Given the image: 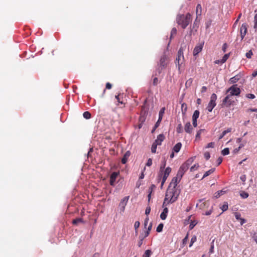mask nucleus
Wrapping results in <instances>:
<instances>
[{
    "label": "nucleus",
    "instance_id": "7c9ffc66",
    "mask_svg": "<svg viewBox=\"0 0 257 257\" xmlns=\"http://www.w3.org/2000/svg\"><path fill=\"white\" fill-rule=\"evenodd\" d=\"M221 154L223 156L227 155L229 154V148H224L222 151Z\"/></svg>",
    "mask_w": 257,
    "mask_h": 257
},
{
    "label": "nucleus",
    "instance_id": "a211bd4d",
    "mask_svg": "<svg viewBox=\"0 0 257 257\" xmlns=\"http://www.w3.org/2000/svg\"><path fill=\"white\" fill-rule=\"evenodd\" d=\"M202 14V7L200 4H198L196 6V14L197 16L196 19H197L198 16L201 15Z\"/></svg>",
    "mask_w": 257,
    "mask_h": 257
},
{
    "label": "nucleus",
    "instance_id": "9b49d317",
    "mask_svg": "<svg viewBox=\"0 0 257 257\" xmlns=\"http://www.w3.org/2000/svg\"><path fill=\"white\" fill-rule=\"evenodd\" d=\"M119 173L116 172H113L110 177V185L112 186H114L115 185V182L117 177L118 176Z\"/></svg>",
    "mask_w": 257,
    "mask_h": 257
},
{
    "label": "nucleus",
    "instance_id": "7ed1b4c3",
    "mask_svg": "<svg viewBox=\"0 0 257 257\" xmlns=\"http://www.w3.org/2000/svg\"><path fill=\"white\" fill-rule=\"evenodd\" d=\"M240 89L237 87V84H234L230 87L226 92V94H229V96H238L240 93Z\"/></svg>",
    "mask_w": 257,
    "mask_h": 257
},
{
    "label": "nucleus",
    "instance_id": "cd10ccee",
    "mask_svg": "<svg viewBox=\"0 0 257 257\" xmlns=\"http://www.w3.org/2000/svg\"><path fill=\"white\" fill-rule=\"evenodd\" d=\"M166 160L165 158H164L163 160L162 161V164L160 166V171H163V170L165 169L166 165Z\"/></svg>",
    "mask_w": 257,
    "mask_h": 257
},
{
    "label": "nucleus",
    "instance_id": "39448f33",
    "mask_svg": "<svg viewBox=\"0 0 257 257\" xmlns=\"http://www.w3.org/2000/svg\"><path fill=\"white\" fill-rule=\"evenodd\" d=\"M184 60V55H183V49L181 47L180 48L177 57L176 59V64L178 66V69H180V66L181 64L183 63Z\"/></svg>",
    "mask_w": 257,
    "mask_h": 257
},
{
    "label": "nucleus",
    "instance_id": "2eb2a0df",
    "mask_svg": "<svg viewBox=\"0 0 257 257\" xmlns=\"http://www.w3.org/2000/svg\"><path fill=\"white\" fill-rule=\"evenodd\" d=\"M165 139V136L163 134H160L158 137L157 139L155 140L154 142L156 144H157L158 145H161L162 142Z\"/></svg>",
    "mask_w": 257,
    "mask_h": 257
},
{
    "label": "nucleus",
    "instance_id": "a878e982",
    "mask_svg": "<svg viewBox=\"0 0 257 257\" xmlns=\"http://www.w3.org/2000/svg\"><path fill=\"white\" fill-rule=\"evenodd\" d=\"M176 132L178 134H181V133H183V127H182V124L181 123H180L179 124H178L177 127L176 128Z\"/></svg>",
    "mask_w": 257,
    "mask_h": 257
},
{
    "label": "nucleus",
    "instance_id": "f03ea898",
    "mask_svg": "<svg viewBox=\"0 0 257 257\" xmlns=\"http://www.w3.org/2000/svg\"><path fill=\"white\" fill-rule=\"evenodd\" d=\"M192 161L193 160H192V159H189L185 163H184L181 166L177 174V176L178 177H179V181L181 180L184 174L188 169Z\"/></svg>",
    "mask_w": 257,
    "mask_h": 257
},
{
    "label": "nucleus",
    "instance_id": "dca6fc26",
    "mask_svg": "<svg viewBox=\"0 0 257 257\" xmlns=\"http://www.w3.org/2000/svg\"><path fill=\"white\" fill-rule=\"evenodd\" d=\"M131 155V152L129 151H127L125 152V153L124 154L122 159H121V163L123 164H125L126 162L127 161L128 158Z\"/></svg>",
    "mask_w": 257,
    "mask_h": 257
},
{
    "label": "nucleus",
    "instance_id": "aec40b11",
    "mask_svg": "<svg viewBox=\"0 0 257 257\" xmlns=\"http://www.w3.org/2000/svg\"><path fill=\"white\" fill-rule=\"evenodd\" d=\"M164 108H162L159 112V118L156 123H158V124L160 125V122L161 121L163 117V114L164 113Z\"/></svg>",
    "mask_w": 257,
    "mask_h": 257
},
{
    "label": "nucleus",
    "instance_id": "58836bf2",
    "mask_svg": "<svg viewBox=\"0 0 257 257\" xmlns=\"http://www.w3.org/2000/svg\"><path fill=\"white\" fill-rule=\"evenodd\" d=\"M229 56V54H225L222 57V59L220 60L221 63H224L227 60Z\"/></svg>",
    "mask_w": 257,
    "mask_h": 257
},
{
    "label": "nucleus",
    "instance_id": "ddd939ff",
    "mask_svg": "<svg viewBox=\"0 0 257 257\" xmlns=\"http://www.w3.org/2000/svg\"><path fill=\"white\" fill-rule=\"evenodd\" d=\"M184 131L186 133L190 134L192 133L193 127L190 122H187L184 126Z\"/></svg>",
    "mask_w": 257,
    "mask_h": 257
},
{
    "label": "nucleus",
    "instance_id": "603ef678",
    "mask_svg": "<svg viewBox=\"0 0 257 257\" xmlns=\"http://www.w3.org/2000/svg\"><path fill=\"white\" fill-rule=\"evenodd\" d=\"M254 19V24L253 28L254 29H256L257 28V13L255 14Z\"/></svg>",
    "mask_w": 257,
    "mask_h": 257
},
{
    "label": "nucleus",
    "instance_id": "0e129e2a",
    "mask_svg": "<svg viewBox=\"0 0 257 257\" xmlns=\"http://www.w3.org/2000/svg\"><path fill=\"white\" fill-rule=\"evenodd\" d=\"M240 37H241V41L244 38L246 33L240 32Z\"/></svg>",
    "mask_w": 257,
    "mask_h": 257
},
{
    "label": "nucleus",
    "instance_id": "c85d7f7f",
    "mask_svg": "<svg viewBox=\"0 0 257 257\" xmlns=\"http://www.w3.org/2000/svg\"><path fill=\"white\" fill-rule=\"evenodd\" d=\"M83 222V220L81 218H77L73 220L72 223L74 225H76L78 223H79L80 222Z\"/></svg>",
    "mask_w": 257,
    "mask_h": 257
},
{
    "label": "nucleus",
    "instance_id": "c756f323",
    "mask_svg": "<svg viewBox=\"0 0 257 257\" xmlns=\"http://www.w3.org/2000/svg\"><path fill=\"white\" fill-rule=\"evenodd\" d=\"M83 116L85 118L87 119L90 118L91 115L89 111H85L83 113Z\"/></svg>",
    "mask_w": 257,
    "mask_h": 257
},
{
    "label": "nucleus",
    "instance_id": "473e14b6",
    "mask_svg": "<svg viewBox=\"0 0 257 257\" xmlns=\"http://www.w3.org/2000/svg\"><path fill=\"white\" fill-rule=\"evenodd\" d=\"M157 144H156L155 143H154L152 146V148H151V151L153 153H155L156 152V149H157Z\"/></svg>",
    "mask_w": 257,
    "mask_h": 257
},
{
    "label": "nucleus",
    "instance_id": "a19ab883",
    "mask_svg": "<svg viewBox=\"0 0 257 257\" xmlns=\"http://www.w3.org/2000/svg\"><path fill=\"white\" fill-rule=\"evenodd\" d=\"M204 131V129H200L197 131V132L196 134V139H199L200 138V135H201L202 132H203Z\"/></svg>",
    "mask_w": 257,
    "mask_h": 257
},
{
    "label": "nucleus",
    "instance_id": "1a4fd4ad",
    "mask_svg": "<svg viewBox=\"0 0 257 257\" xmlns=\"http://www.w3.org/2000/svg\"><path fill=\"white\" fill-rule=\"evenodd\" d=\"M128 199L129 196H126L124 197L122 199H121V200L120 201L119 204V208L121 212L124 211L125 209V207L127 203Z\"/></svg>",
    "mask_w": 257,
    "mask_h": 257
},
{
    "label": "nucleus",
    "instance_id": "bf43d9fd",
    "mask_svg": "<svg viewBox=\"0 0 257 257\" xmlns=\"http://www.w3.org/2000/svg\"><path fill=\"white\" fill-rule=\"evenodd\" d=\"M214 146V143L213 142L209 143L207 144V146H206V148H213Z\"/></svg>",
    "mask_w": 257,
    "mask_h": 257
},
{
    "label": "nucleus",
    "instance_id": "f3484780",
    "mask_svg": "<svg viewBox=\"0 0 257 257\" xmlns=\"http://www.w3.org/2000/svg\"><path fill=\"white\" fill-rule=\"evenodd\" d=\"M168 213V208L167 207H164L163 209V212L161 213V214L160 215V218L162 220L166 219L167 218V216Z\"/></svg>",
    "mask_w": 257,
    "mask_h": 257
},
{
    "label": "nucleus",
    "instance_id": "5fc2aeb1",
    "mask_svg": "<svg viewBox=\"0 0 257 257\" xmlns=\"http://www.w3.org/2000/svg\"><path fill=\"white\" fill-rule=\"evenodd\" d=\"M196 224V223H195L194 221H191V222L190 223V225H189L190 229H193Z\"/></svg>",
    "mask_w": 257,
    "mask_h": 257
},
{
    "label": "nucleus",
    "instance_id": "4d7b16f0",
    "mask_svg": "<svg viewBox=\"0 0 257 257\" xmlns=\"http://www.w3.org/2000/svg\"><path fill=\"white\" fill-rule=\"evenodd\" d=\"M217 165L219 166L222 162V158L221 157H219L217 160Z\"/></svg>",
    "mask_w": 257,
    "mask_h": 257
},
{
    "label": "nucleus",
    "instance_id": "09e8293b",
    "mask_svg": "<svg viewBox=\"0 0 257 257\" xmlns=\"http://www.w3.org/2000/svg\"><path fill=\"white\" fill-rule=\"evenodd\" d=\"M204 158L208 160L210 158V153L208 152H206L204 154Z\"/></svg>",
    "mask_w": 257,
    "mask_h": 257
},
{
    "label": "nucleus",
    "instance_id": "c9c22d12",
    "mask_svg": "<svg viewBox=\"0 0 257 257\" xmlns=\"http://www.w3.org/2000/svg\"><path fill=\"white\" fill-rule=\"evenodd\" d=\"M228 207V203L227 202H224V204L220 207L223 212L227 210Z\"/></svg>",
    "mask_w": 257,
    "mask_h": 257
},
{
    "label": "nucleus",
    "instance_id": "49530a36",
    "mask_svg": "<svg viewBox=\"0 0 257 257\" xmlns=\"http://www.w3.org/2000/svg\"><path fill=\"white\" fill-rule=\"evenodd\" d=\"M252 54H252V51L249 50L248 52H247L246 53L245 56L247 58H251Z\"/></svg>",
    "mask_w": 257,
    "mask_h": 257
},
{
    "label": "nucleus",
    "instance_id": "6ab92c4d",
    "mask_svg": "<svg viewBox=\"0 0 257 257\" xmlns=\"http://www.w3.org/2000/svg\"><path fill=\"white\" fill-rule=\"evenodd\" d=\"M182 147V144L181 143H177L173 148V151L176 153H178L180 151Z\"/></svg>",
    "mask_w": 257,
    "mask_h": 257
},
{
    "label": "nucleus",
    "instance_id": "f704fd0d",
    "mask_svg": "<svg viewBox=\"0 0 257 257\" xmlns=\"http://www.w3.org/2000/svg\"><path fill=\"white\" fill-rule=\"evenodd\" d=\"M240 195L243 199H245L248 197V194L244 191L241 192Z\"/></svg>",
    "mask_w": 257,
    "mask_h": 257
},
{
    "label": "nucleus",
    "instance_id": "20e7f679",
    "mask_svg": "<svg viewBox=\"0 0 257 257\" xmlns=\"http://www.w3.org/2000/svg\"><path fill=\"white\" fill-rule=\"evenodd\" d=\"M169 194H170L171 198L168 200V203H173L177 200L179 192L177 191L176 188H173L171 189V191H170V192H167L166 196H169Z\"/></svg>",
    "mask_w": 257,
    "mask_h": 257
},
{
    "label": "nucleus",
    "instance_id": "b1692460",
    "mask_svg": "<svg viewBox=\"0 0 257 257\" xmlns=\"http://www.w3.org/2000/svg\"><path fill=\"white\" fill-rule=\"evenodd\" d=\"M231 131V128H228L226 130L224 131L221 135L219 136V139L220 140L223 138V137L228 133H229Z\"/></svg>",
    "mask_w": 257,
    "mask_h": 257
},
{
    "label": "nucleus",
    "instance_id": "6e6d98bb",
    "mask_svg": "<svg viewBox=\"0 0 257 257\" xmlns=\"http://www.w3.org/2000/svg\"><path fill=\"white\" fill-rule=\"evenodd\" d=\"M152 160L151 158H149L147 161L146 166H151L152 165Z\"/></svg>",
    "mask_w": 257,
    "mask_h": 257
},
{
    "label": "nucleus",
    "instance_id": "72a5a7b5",
    "mask_svg": "<svg viewBox=\"0 0 257 257\" xmlns=\"http://www.w3.org/2000/svg\"><path fill=\"white\" fill-rule=\"evenodd\" d=\"M152 251L151 250L147 249L145 251L144 254H143V257H150Z\"/></svg>",
    "mask_w": 257,
    "mask_h": 257
},
{
    "label": "nucleus",
    "instance_id": "9d476101",
    "mask_svg": "<svg viewBox=\"0 0 257 257\" xmlns=\"http://www.w3.org/2000/svg\"><path fill=\"white\" fill-rule=\"evenodd\" d=\"M204 42H202L201 43L196 45L193 50V55L197 56L202 50Z\"/></svg>",
    "mask_w": 257,
    "mask_h": 257
},
{
    "label": "nucleus",
    "instance_id": "ea45409f",
    "mask_svg": "<svg viewBox=\"0 0 257 257\" xmlns=\"http://www.w3.org/2000/svg\"><path fill=\"white\" fill-rule=\"evenodd\" d=\"M196 241V236L194 235L191 239L189 247H191L193 244Z\"/></svg>",
    "mask_w": 257,
    "mask_h": 257
},
{
    "label": "nucleus",
    "instance_id": "6e6552de",
    "mask_svg": "<svg viewBox=\"0 0 257 257\" xmlns=\"http://www.w3.org/2000/svg\"><path fill=\"white\" fill-rule=\"evenodd\" d=\"M231 97V96H229V94H227L226 96L223 99L221 104L222 107L224 106L229 107L232 104L233 101L230 98Z\"/></svg>",
    "mask_w": 257,
    "mask_h": 257
},
{
    "label": "nucleus",
    "instance_id": "4c0bfd02",
    "mask_svg": "<svg viewBox=\"0 0 257 257\" xmlns=\"http://www.w3.org/2000/svg\"><path fill=\"white\" fill-rule=\"evenodd\" d=\"M171 171V168L169 167H168L165 169L164 174H165L166 175H167L168 176H169Z\"/></svg>",
    "mask_w": 257,
    "mask_h": 257
},
{
    "label": "nucleus",
    "instance_id": "4468645a",
    "mask_svg": "<svg viewBox=\"0 0 257 257\" xmlns=\"http://www.w3.org/2000/svg\"><path fill=\"white\" fill-rule=\"evenodd\" d=\"M180 182L179 181V177H178L177 176L175 177H174L171 182L170 184V186H173L174 188H176V186L178 185V183Z\"/></svg>",
    "mask_w": 257,
    "mask_h": 257
},
{
    "label": "nucleus",
    "instance_id": "393cba45",
    "mask_svg": "<svg viewBox=\"0 0 257 257\" xmlns=\"http://www.w3.org/2000/svg\"><path fill=\"white\" fill-rule=\"evenodd\" d=\"M244 32L247 33V25L245 23H243L242 24L240 28V32Z\"/></svg>",
    "mask_w": 257,
    "mask_h": 257
},
{
    "label": "nucleus",
    "instance_id": "bb28decb",
    "mask_svg": "<svg viewBox=\"0 0 257 257\" xmlns=\"http://www.w3.org/2000/svg\"><path fill=\"white\" fill-rule=\"evenodd\" d=\"M199 114L200 112L199 110H195L192 115V119H197V118L199 117Z\"/></svg>",
    "mask_w": 257,
    "mask_h": 257
},
{
    "label": "nucleus",
    "instance_id": "3c124183",
    "mask_svg": "<svg viewBox=\"0 0 257 257\" xmlns=\"http://www.w3.org/2000/svg\"><path fill=\"white\" fill-rule=\"evenodd\" d=\"M214 240L212 242V244L209 249V252L210 253H212L214 252V244H213Z\"/></svg>",
    "mask_w": 257,
    "mask_h": 257
},
{
    "label": "nucleus",
    "instance_id": "774afa93",
    "mask_svg": "<svg viewBox=\"0 0 257 257\" xmlns=\"http://www.w3.org/2000/svg\"><path fill=\"white\" fill-rule=\"evenodd\" d=\"M158 79L157 77H155L153 79V85H156L158 84Z\"/></svg>",
    "mask_w": 257,
    "mask_h": 257
},
{
    "label": "nucleus",
    "instance_id": "de8ad7c7",
    "mask_svg": "<svg viewBox=\"0 0 257 257\" xmlns=\"http://www.w3.org/2000/svg\"><path fill=\"white\" fill-rule=\"evenodd\" d=\"M151 207H150L149 205H148V206L147 207L146 209V210H145V214H146L147 215H149V214H150V212H151Z\"/></svg>",
    "mask_w": 257,
    "mask_h": 257
},
{
    "label": "nucleus",
    "instance_id": "412c9836",
    "mask_svg": "<svg viewBox=\"0 0 257 257\" xmlns=\"http://www.w3.org/2000/svg\"><path fill=\"white\" fill-rule=\"evenodd\" d=\"M215 168H211L208 171H206L203 175V177L201 178V180H203L204 178L207 177L208 176L210 175L212 173H213L215 171Z\"/></svg>",
    "mask_w": 257,
    "mask_h": 257
},
{
    "label": "nucleus",
    "instance_id": "79ce46f5",
    "mask_svg": "<svg viewBox=\"0 0 257 257\" xmlns=\"http://www.w3.org/2000/svg\"><path fill=\"white\" fill-rule=\"evenodd\" d=\"M177 33V29L175 28H173L171 32L170 39H171L173 36L176 35Z\"/></svg>",
    "mask_w": 257,
    "mask_h": 257
},
{
    "label": "nucleus",
    "instance_id": "423d86ee",
    "mask_svg": "<svg viewBox=\"0 0 257 257\" xmlns=\"http://www.w3.org/2000/svg\"><path fill=\"white\" fill-rule=\"evenodd\" d=\"M217 99V95L215 93L211 94L210 100L208 104L206 109L209 112H211L213 108L216 106V100Z\"/></svg>",
    "mask_w": 257,
    "mask_h": 257
},
{
    "label": "nucleus",
    "instance_id": "8fccbe9b",
    "mask_svg": "<svg viewBox=\"0 0 257 257\" xmlns=\"http://www.w3.org/2000/svg\"><path fill=\"white\" fill-rule=\"evenodd\" d=\"M246 97L250 99H254L255 97L253 94L248 93L246 95Z\"/></svg>",
    "mask_w": 257,
    "mask_h": 257
},
{
    "label": "nucleus",
    "instance_id": "0eeeda50",
    "mask_svg": "<svg viewBox=\"0 0 257 257\" xmlns=\"http://www.w3.org/2000/svg\"><path fill=\"white\" fill-rule=\"evenodd\" d=\"M167 60V56L166 55H163L160 59L159 62V73H160L161 70L164 68L166 65L167 63L166 61Z\"/></svg>",
    "mask_w": 257,
    "mask_h": 257
},
{
    "label": "nucleus",
    "instance_id": "052dcab7",
    "mask_svg": "<svg viewBox=\"0 0 257 257\" xmlns=\"http://www.w3.org/2000/svg\"><path fill=\"white\" fill-rule=\"evenodd\" d=\"M192 124L193 126L195 127L197 126V119H192Z\"/></svg>",
    "mask_w": 257,
    "mask_h": 257
},
{
    "label": "nucleus",
    "instance_id": "338daca9",
    "mask_svg": "<svg viewBox=\"0 0 257 257\" xmlns=\"http://www.w3.org/2000/svg\"><path fill=\"white\" fill-rule=\"evenodd\" d=\"M240 179L242 182H245L246 180V176L245 175H242L240 177Z\"/></svg>",
    "mask_w": 257,
    "mask_h": 257
},
{
    "label": "nucleus",
    "instance_id": "c03bdc74",
    "mask_svg": "<svg viewBox=\"0 0 257 257\" xmlns=\"http://www.w3.org/2000/svg\"><path fill=\"white\" fill-rule=\"evenodd\" d=\"M199 165L198 164H195L193 166H192L191 168H190V171L191 172H193L194 171V170H196L198 169V168L199 167Z\"/></svg>",
    "mask_w": 257,
    "mask_h": 257
},
{
    "label": "nucleus",
    "instance_id": "69168bd1",
    "mask_svg": "<svg viewBox=\"0 0 257 257\" xmlns=\"http://www.w3.org/2000/svg\"><path fill=\"white\" fill-rule=\"evenodd\" d=\"M158 123H155V125H154V128H153V130H152V133H153L155 131L157 127H159V124H158Z\"/></svg>",
    "mask_w": 257,
    "mask_h": 257
},
{
    "label": "nucleus",
    "instance_id": "2f4dec72",
    "mask_svg": "<svg viewBox=\"0 0 257 257\" xmlns=\"http://www.w3.org/2000/svg\"><path fill=\"white\" fill-rule=\"evenodd\" d=\"M163 226H164V225L163 223L159 224L156 229L157 232H162V230H163Z\"/></svg>",
    "mask_w": 257,
    "mask_h": 257
},
{
    "label": "nucleus",
    "instance_id": "e433bc0d",
    "mask_svg": "<svg viewBox=\"0 0 257 257\" xmlns=\"http://www.w3.org/2000/svg\"><path fill=\"white\" fill-rule=\"evenodd\" d=\"M225 192V191H223V190H221V191H217L216 193H215V197L217 198H218L219 197H220L221 195H222L223 194H224V193Z\"/></svg>",
    "mask_w": 257,
    "mask_h": 257
},
{
    "label": "nucleus",
    "instance_id": "37998d69",
    "mask_svg": "<svg viewBox=\"0 0 257 257\" xmlns=\"http://www.w3.org/2000/svg\"><path fill=\"white\" fill-rule=\"evenodd\" d=\"M140 225V223L139 221H137L135 222L134 224V227L136 230V233H137V229L139 227Z\"/></svg>",
    "mask_w": 257,
    "mask_h": 257
},
{
    "label": "nucleus",
    "instance_id": "680f3d73",
    "mask_svg": "<svg viewBox=\"0 0 257 257\" xmlns=\"http://www.w3.org/2000/svg\"><path fill=\"white\" fill-rule=\"evenodd\" d=\"M156 188V186L154 184H152L150 187L149 188V192L153 191V190Z\"/></svg>",
    "mask_w": 257,
    "mask_h": 257
},
{
    "label": "nucleus",
    "instance_id": "864d4df0",
    "mask_svg": "<svg viewBox=\"0 0 257 257\" xmlns=\"http://www.w3.org/2000/svg\"><path fill=\"white\" fill-rule=\"evenodd\" d=\"M240 216H241V215L239 213L236 212L235 213V217L237 220H240L241 218Z\"/></svg>",
    "mask_w": 257,
    "mask_h": 257
},
{
    "label": "nucleus",
    "instance_id": "5701e85b",
    "mask_svg": "<svg viewBox=\"0 0 257 257\" xmlns=\"http://www.w3.org/2000/svg\"><path fill=\"white\" fill-rule=\"evenodd\" d=\"M187 110V104L185 103H182L181 105V111H182V114L183 115H185Z\"/></svg>",
    "mask_w": 257,
    "mask_h": 257
},
{
    "label": "nucleus",
    "instance_id": "4be33fe9",
    "mask_svg": "<svg viewBox=\"0 0 257 257\" xmlns=\"http://www.w3.org/2000/svg\"><path fill=\"white\" fill-rule=\"evenodd\" d=\"M146 111L145 110H142L141 112V116L140 117V121L142 122V123H143V122L145 121L146 119L145 116L146 115Z\"/></svg>",
    "mask_w": 257,
    "mask_h": 257
},
{
    "label": "nucleus",
    "instance_id": "f8f14e48",
    "mask_svg": "<svg viewBox=\"0 0 257 257\" xmlns=\"http://www.w3.org/2000/svg\"><path fill=\"white\" fill-rule=\"evenodd\" d=\"M242 75L241 73H239L230 78L229 82L230 83L234 84L237 82L242 77Z\"/></svg>",
    "mask_w": 257,
    "mask_h": 257
},
{
    "label": "nucleus",
    "instance_id": "a18cd8bd",
    "mask_svg": "<svg viewBox=\"0 0 257 257\" xmlns=\"http://www.w3.org/2000/svg\"><path fill=\"white\" fill-rule=\"evenodd\" d=\"M188 240V234H187L186 235V236L183 238V239L182 240V244L183 245H184L185 244H186L187 243Z\"/></svg>",
    "mask_w": 257,
    "mask_h": 257
},
{
    "label": "nucleus",
    "instance_id": "13d9d810",
    "mask_svg": "<svg viewBox=\"0 0 257 257\" xmlns=\"http://www.w3.org/2000/svg\"><path fill=\"white\" fill-rule=\"evenodd\" d=\"M149 220V218L148 216H147L146 218V219H145V221H144V226H145V228L146 227V226L148 225Z\"/></svg>",
    "mask_w": 257,
    "mask_h": 257
},
{
    "label": "nucleus",
    "instance_id": "f257e3e1",
    "mask_svg": "<svg viewBox=\"0 0 257 257\" xmlns=\"http://www.w3.org/2000/svg\"><path fill=\"white\" fill-rule=\"evenodd\" d=\"M191 15L187 13L185 16L184 15H178L176 18V21L179 25H180L183 29H185L191 22Z\"/></svg>",
    "mask_w": 257,
    "mask_h": 257
},
{
    "label": "nucleus",
    "instance_id": "e2e57ef3",
    "mask_svg": "<svg viewBox=\"0 0 257 257\" xmlns=\"http://www.w3.org/2000/svg\"><path fill=\"white\" fill-rule=\"evenodd\" d=\"M115 98L117 99L118 103L123 104V102L120 100V98L119 97V95H116L115 96Z\"/></svg>",
    "mask_w": 257,
    "mask_h": 257
}]
</instances>
